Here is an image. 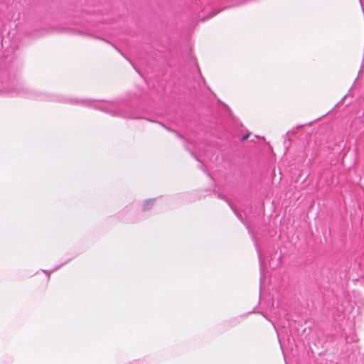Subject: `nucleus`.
I'll return each mask as SVG.
<instances>
[{"label": "nucleus", "instance_id": "1", "mask_svg": "<svg viewBox=\"0 0 364 364\" xmlns=\"http://www.w3.org/2000/svg\"><path fill=\"white\" fill-rule=\"evenodd\" d=\"M153 205V201L151 200H149L147 201H146V203H144V210H149V208H151Z\"/></svg>", "mask_w": 364, "mask_h": 364}, {"label": "nucleus", "instance_id": "2", "mask_svg": "<svg viewBox=\"0 0 364 364\" xmlns=\"http://www.w3.org/2000/svg\"><path fill=\"white\" fill-rule=\"evenodd\" d=\"M247 138H248V135L243 136L242 137V140H246Z\"/></svg>", "mask_w": 364, "mask_h": 364}]
</instances>
